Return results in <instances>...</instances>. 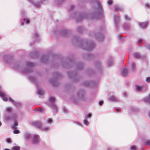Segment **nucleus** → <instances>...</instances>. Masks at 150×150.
<instances>
[{
  "label": "nucleus",
  "instance_id": "nucleus-1",
  "mask_svg": "<svg viewBox=\"0 0 150 150\" xmlns=\"http://www.w3.org/2000/svg\"><path fill=\"white\" fill-rule=\"evenodd\" d=\"M91 3L94 8V12L91 15L88 13H82L77 15L78 17L76 18L77 21H80L85 18H91L96 19L99 18L102 16L103 11L100 1L99 0H92Z\"/></svg>",
  "mask_w": 150,
  "mask_h": 150
},
{
  "label": "nucleus",
  "instance_id": "nucleus-2",
  "mask_svg": "<svg viewBox=\"0 0 150 150\" xmlns=\"http://www.w3.org/2000/svg\"><path fill=\"white\" fill-rule=\"evenodd\" d=\"M13 67L16 71H20L23 73H28L30 72L32 70L35 64L30 62H26V67L24 69L23 65L19 63H14Z\"/></svg>",
  "mask_w": 150,
  "mask_h": 150
},
{
  "label": "nucleus",
  "instance_id": "nucleus-3",
  "mask_svg": "<svg viewBox=\"0 0 150 150\" xmlns=\"http://www.w3.org/2000/svg\"><path fill=\"white\" fill-rule=\"evenodd\" d=\"M95 44L93 42L88 43V42L83 41L80 43V47L86 50H91L93 48Z\"/></svg>",
  "mask_w": 150,
  "mask_h": 150
},
{
  "label": "nucleus",
  "instance_id": "nucleus-4",
  "mask_svg": "<svg viewBox=\"0 0 150 150\" xmlns=\"http://www.w3.org/2000/svg\"><path fill=\"white\" fill-rule=\"evenodd\" d=\"M49 100L50 102L51 103V104H50V106L52 108L53 111L54 112H57V107L54 104L55 100L54 98L53 97L51 96Z\"/></svg>",
  "mask_w": 150,
  "mask_h": 150
},
{
  "label": "nucleus",
  "instance_id": "nucleus-5",
  "mask_svg": "<svg viewBox=\"0 0 150 150\" xmlns=\"http://www.w3.org/2000/svg\"><path fill=\"white\" fill-rule=\"evenodd\" d=\"M133 57L135 59H144L146 58V55H141L139 52H137L134 53L133 54Z\"/></svg>",
  "mask_w": 150,
  "mask_h": 150
},
{
  "label": "nucleus",
  "instance_id": "nucleus-6",
  "mask_svg": "<svg viewBox=\"0 0 150 150\" xmlns=\"http://www.w3.org/2000/svg\"><path fill=\"white\" fill-rule=\"evenodd\" d=\"M136 90L138 92H141L145 91L146 89V86H139L138 85L136 86Z\"/></svg>",
  "mask_w": 150,
  "mask_h": 150
},
{
  "label": "nucleus",
  "instance_id": "nucleus-7",
  "mask_svg": "<svg viewBox=\"0 0 150 150\" xmlns=\"http://www.w3.org/2000/svg\"><path fill=\"white\" fill-rule=\"evenodd\" d=\"M94 37L99 41H102L103 40L104 37L103 34L100 33H97L95 34Z\"/></svg>",
  "mask_w": 150,
  "mask_h": 150
},
{
  "label": "nucleus",
  "instance_id": "nucleus-8",
  "mask_svg": "<svg viewBox=\"0 0 150 150\" xmlns=\"http://www.w3.org/2000/svg\"><path fill=\"white\" fill-rule=\"evenodd\" d=\"M78 97L79 99L84 100V92L82 91L79 92L77 93Z\"/></svg>",
  "mask_w": 150,
  "mask_h": 150
},
{
  "label": "nucleus",
  "instance_id": "nucleus-9",
  "mask_svg": "<svg viewBox=\"0 0 150 150\" xmlns=\"http://www.w3.org/2000/svg\"><path fill=\"white\" fill-rule=\"evenodd\" d=\"M40 140L39 137L38 135H34L33 136L32 142L33 144H37L38 143Z\"/></svg>",
  "mask_w": 150,
  "mask_h": 150
},
{
  "label": "nucleus",
  "instance_id": "nucleus-10",
  "mask_svg": "<svg viewBox=\"0 0 150 150\" xmlns=\"http://www.w3.org/2000/svg\"><path fill=\"white\" fill-rule=\"evenodd\" d=\"M8 100L11 102L13 103L18 108H19L21 106V103L17 101L15 102V101L10 97L8 98Z\"/></svg>",
  "mask_w": 150,
  "mask_h": 150
},
{
  "label": "nucleus",
  "instance_id": "nucleus-11",
  "mask_svg": "<svg viewBox=\"0 0 150 150\" xmlns=\"http://www.w3.org/2000/svg\"><path fill=\"white\" fill-rule=\"evenodd\" d=\"M115 25L117 28L118 26V21L119 20V16L118 14L116 15L114 17Z\"/></svg>",
  "mask_w": 150,
  "mask_h": 150
},
{
  "label": "nucleus",
  "instance_id": "nucleus-12",
  "mask_svg": "<svg viewBox=\"0 0 150 150\" xmlns=\"http://www.w3.org/2000/svg\"><path fill=\"white\" fill-rule=\"evenodd\" d=\"M121 74L122 76L126 77L128 75L127 69L126 68H123L121 71Z\"/></svg>",
  "mask_w": 150,
  "mask_h": 150
},
{
  "label": "nucleus",
  "instance_id": "nucleus-13",
  "mask_svg": "<svg viewBox=\"0 0 150 150\" xmlns=\"http://www.w3.org/2000/svg\"><path fill=\"white\" fill-rule=\"evenodd\" d=\"M30 2L33 4L34 6L38 8L40 6V3L36 2L35 0H28Z\"/></svg>",
  "mask_w": 150,
  "mask_h": 150
},
{
  "label": "nucleus",
  "instance_id": "nucleus-14",
  "mask_svg": "<svg viewBox=\"0 0 150 150\" xmlns=\"http://www.w3.org/2000/svg\"><path fill=\"white\" fill-rule=\"evenodd\" d=\"M0 96L2 98L3 100L4 101H7L8 100V98L5 97V94L2 91H0Z\"/></svg>",
  "mask_w": 150,
  "mask_h": 150
},
{
  "label": "nucleus",
  "instance_id": "nucleus-15",
  "mask_svg": "<svg viewBox=\"0 0 150 150\" xmlns=\"http://www.w3.org/2000/svg\"><path fill=\"white\" fill-rule=\"evenodd\" d=\"M4 59L8 62H9L11 61H12L13 59L11 57L8 55H5L4 57Z\"/></svg>",
  "mask_w": 150,
  "mask_h": 150
},
{
  "label": "nucleus",
  "instance_id": "nucleus-16",
  "mask_svg": "<svg viewBox=\"0 0 150 150\" xmlns=\"http://www.w3.org/2000/svg\"><path fill=\"white\" fill-rule=\"evenodd\" d=\"M48 57L47 55L42 56L41 58L42 62H46L48 61Z\"/></svg>",
  "mask_w": 150,
  "mask_h": 150
},
{
  "label": "nucleus",
  "instance_id": "nucleus-17",
  "mask_svg": "<svg viewBox=\"0 0 150 150\" xmlns=\"http://www.w3.org/2000/svg\"><path fill=\"white\" fill-rule=\"evenodd\" d=\"M148 23V21L141 22L140 23L139 25L141 28H144L146 27Z\"/></svg>",
  "mask_w": 150,
  "mask_h": 150
},
{
  "label": "nucleus",
  "instance_id": "nucleus-18",
  "mask_svg": "<svg viewBox=\"0 0 150 150\" xmlns=\"http://www.w3.org/2000/svg\"><path fill=\"white\" fill-rule=\"evenodd\" d=\"M33 124L35 125H36L39 128H41L42 127V124L40 122H33Z\"/></svg>",
  "mask_w": 150,
  "mask_h": 150
},
{
  "label": "nucleus",
  "instance_id": "nucleus-19",
  "mask_svg": "<svg viewBox=\"0 0 150 150\" xmlns=\"http://www.w3.org/2000/svg\"><path fill=\"white\" fill-rule=\"evenodd\" d=\"M4 119L5 122H8L12 120L11 117H9L8 115H5L4 117Z\"/></svg>",
  "mask_w": 150,
  "mask_h": 150
},
{
  "label": "nucleus",
  "instance_id": "nucleus-20",
  "mask_svg": "<svg viewBox=\"0 0 150 150\" xmlns=\"http://www.w3.org/2000/svg\"><path fill=\"white\" fill-rule=\"evenodd\" d=\"M143 100L145 102L150 104V93L147 97L144 98Z\"/></svg>",
  "mask_w": 150,
  "mask_h": 150
},
{
  "label": "nucleus",
  "instance_id": "nucleus-21",
  "mask_svg": "<svg viewBox=\"0 0 150 150\" xmlns=\"http://www.w3.org/2000/svg\"><path fill=\"white\" fill-rule=\"evenodd\" d=\"M33 38H35L36 41H38L40 40L39 36L37 33H35L34 34Z\"/></svg>",
  "mask_w": 150,
  "mask_h": 150
},
{
  "label": "nucleus",
  "instance_id": "nucleus-22",
  "mask_svg": "<svg viewBox=\"0 0 150 150\" xmlns=\"http://www.w3.org/2000/svg\"><path fill=\"white\" fill-rule=\"evenodd\" d=\"M95 56L93 54H88L87 55V59L88 60H91L93 59Z\"/></svg>",
  "mask_w": 150,
  "mask_h": 150
},
{
  "label": "nucleus",
  "instance_id": "nucleus-23",
  "mask_svg": "<svg viewBox=\"0 0 150 150\" xmlns=\"http://www.w3.org/2000/svg\"><path fill=\"white\" fill-rule=\"evenodd\" d=\"M123 28L125 30H127L129 29V25L127 23H125L123 25Z\"/></svg>",
  "mask_w": 150,
  "mask_h": 150
},
{
  "label": "nucleus",
  "instance_id": "nucleus-24",
  "mask_svg": "<svg viewBox=\"0 0 150 150\" xmlns=\"http://www.w3.org/2000/svg\"><path fill=\"white\" fill-rule=\"evenodd\" d=\"M69 32L65 30H63L62 31V34L64 36H67Z\"/></svg>",
  "mask_w": 150,
  "mask_h": 150
},
{
  "label": "nucleus",
  "instance_id": "nucleus-25",
  "mask_svg": "<svg viewBox=\"0 0 150 150\" xmlns=\"http://www.w3.org/2000/svg\"><path fill=\"white\" fill-rule=\"evenodd\" d=\"M131 70L134 71L136 69V64L134 62H132L131 63Z\"/></svg>",
  "mask_w": 150,
  "mask_h": 150
},
{
  "label": "nucleus",
  "instance_id": "nucleus-26",
  "mask_svg": "<svg viewBox=\"0 0 150 150\" xmlns=\"http://www.w3.org/2000/svg\"><path fill=\"white\" fill-rule=\"evenodd\" d=\"M12 120L15 121L16 120L17 118V115L16 113H13L11 116Z\"/></svg>",
  "mask_w": 150,
  "mask_h": 150
},
{
  "label": "nucleus",
  "instance_id": "nucleus-27",
  "mask_svg": "<svg viewBox=\"0 0 150 150\" xmlns=\"http://www.w3.org/2000/svg\"><path fill=\"white\" fill-rule=\"evenodd\" d=\"M114 8L115 10L118 11L122 10V8L121 7L117 6H114Z\"/></svg>",
  "mask_w": 150,
  "mask_h": 150
},
{
  "label": "nucleus",
  "instance_id": "nucleus-28",
  "mask_svg": "<svg viewBox=\"0 0 150 150\" xmlns=\"http://www.w3.org/2000/svg\"><path fill=\"white\" fill-rule=\"evenodd\" d=\"M23 22H22L21 23V25H23L24 24V23H26L28 24L29 23L30 21L28 19H26L25 18H23Z\"/></svg>",
  "mask_w": 150,
  "mask_h": 150
},
{
  "label": "nucleus",
  "instance_id": "nucleus-29",
  "mask_svg": "<svg viewBox=\"0 0 150 150\" xmlns=\"http://www.w3.org/2000/svg\"><path fill=\"white\" fill-rule=\"evenodd\" d=\"M64 0H56L55 1V3L57 5H59L63 3Z\"/></svg>",
  "mask_w": 150,
  "mask_h": 150
},
{
  "label": "nucleus",
  "instance_id": "nucleus-30",
  "mask_svg": "<svg viewBox=\"0 0 150 150\" xmlns=\"http://www.w3.org/2000/svg\"><path fill=\"white\" fill-rule=\"evenodd\" d=\"M124 18L126 20L128 21H130L132 19V18L130 17H129L127 14L125 15Z\"/></svg>",
  "mask_w": 150,
  "mask_h": 150
},
{
  "label": "nucleus",
  "instance_id": "nucleus-31",
  "mask_svg": "<svg viewBox=\"0 0 150 150\" xmlns=\"http://www.w3.org/2000/svg\"><path fill=\"white\" fill-rule=\"evenodd\" d=\"M108 64L109 66H111L113 64V62L112 59L108 61Z\"/></svg>",
  "mask_w": 150,
  "mask_h": 150
},
{
  "label": "nucleus",
  "instance_id": "nucleus-32",
  "mask_svg": "<svg viewBox=\"0 0 150 150\" xmlns=\"http://www.w3.org/2000/svg\"><path fill=\"white\" fill-rule=\"evenodd\" d=\"M25 136L26 139H29L30 137V134L28 133H25Z\"/></svg>",
  "mask_w": 150,
  "mask_h": 150
},
{
  "label": "nucleus",
  "instance_id": "nucleus-33",
  "mask_svg": "<svg viewBox=\"0 0 150 150\" xmlns=\"http://www.w3.org/2000/svg\"><path fill=\"white\" fill-rule=\"evenodd\" d=\"M38 94L39 95H42L43 93V91L42 89L38 88L37 91Z\"/></svg>",
  "mask_w": 150,
  "mask_h": 150
},
{
  "label": "nucleus",
  "instance_id": "nucleus-34",
  "mask_svg": "<svg viewBox=\"0 0 150 150\" xmlns=\"http://www.w3.org/2000/svg\"><path fill=\"white\" fill-rule=\"evenodd\" d=\"M50 82L52 84V85H55L56 82V80L55 79H53L51 80H50Z\"/></svg>",
  "mask_w": 150,
  "mask_h": 150
},
{
  "label": "nucleus",
  "instance_id": "nucleus-35",
  "mask_svg": "<svg viewBox=\"0 0 150 150\" xmlns=\"http://www.w3.org/2000/svg\"><path fill=\"white\" fill-rule=\"evenodd\" d=\"M18 125V123L17 122H14L13 125L12 127L13 128L16 129V127Z\"/></svg>",
  "mask_w": 150,
  "mask_h": 150
},
{
  "label": "nucleus",
  "instance_id": "nucleus-36",
  "mask_svg": "<svg viewBox=\"0 0 150 150\" xmlns=\"http://www.w3.org/2000/svg\"><path fill=\"white\" fill-rule=\"evenodd\" d=\"M83 67V65L82 64L80 63L77 66V69H82Z\"/></svg>",
  "mask_w": 150,
  "mask_h": 150
},
{
  "label": "nucleus",
  "instance_id": "nucleus-37",
  "mask_svg": "<svg viewBox=\"0 0 150 150\" xmlns=\"http://www.w3.org/2000/svg\"><path fill=\"white\" fill-rule=\"evenodd\" d=\"M30 55L31 57H36L38 56V54L36 52H35L34 53H33V54L32 53L30 54Z\"/></svg>",
  "mask_w": 150,
  "mask_h": 150
},
{
  "label": "nucleus",
  "instance_id": "nucleus-38",
  "mask_svg": "<svg viewBox=\"0 0 150 150\" xmlns=\"http://www.w3.org/2000/svg\"><path fill=\"white\" fill-rule=\"evenodd\" d=\"M109 100H110L114 101L116 100L117 98L115 96H112L110 98Z\"/></svg>",
  "mask_w": 150,
  "mask_h": 150
},
{
  "label": "nucleus",
  "instance_id": "nucleus-39",
  "mask_svg": "<svg viewBox=\"0 0 150 150\" xmlns=\"http://www.w3.org/2000/svg\"><path fill=\"white\" fill-rule=\"evenodd\" d=\"M83 123L86 125H88L89 124V122L87 120L86 117L83 120Z\"/></svg>",
  "mask_w": 150,
  "mask_h": 150
},
{
  "label": "nucleus",
  "instance_id": "nucleus-40",
  "mask_svg": "<svg viewBox=\"0 0 150 150\" xmlns=\"http://www.w3.org/2000/svg\"><path fill=\"white\" fill-rule=\"evenodd\" d=\"M74 5H71L70 7V8H69V12H71L72 11H73V9H74Z\"/></svg>",
  "mask_w": 150,
  "mask_h": 150
},
{
  "label": "nucleus",
  "instance_id": "nucleus-41",
  "mask_svg": "<svg viewBox=\"0 0 150 150\" xmlns=\"http://www.w3.org/2000/svg\"><path fill=\"white\" fill-rule=\"evenodd\" d=\"M11 111L12 110L11 108L9 107L7 108L6 112L8 113H10Z\"/></svg>",
  "mask_w": 150,
  "mask_h": 150
},
{
  "label": "nucleus",
  "instance_id": "nucleus-42",
  "mask_svg": "<svg viewBox=\"0 0 150 150\" xmlns=\"http://www.w3.org/2000/svg\"><path fill=\"white\" fill-rule=\"evenodd\" d=\"M29 79L31 81L33 82H35V78L32 76H29Z\"/></svg>",
  "mask_w": 150,
  "mask_h": 150
},
{
  "label": "nucleus",
  "instance_id": "nucleus-43",
  "mask_svg": "<svg viewBox=\"0 0 150 150\" xmlns=\"http://www.w3.org/2000/svg\"><path fill=\"white\" fill-rule=\"evenodd\" d=\"M137 111V110L136 108H131L130 112H135Z\"/></svg>",
  "mask_w": 150,
  "mask_h": 150
},
{
  "label": "nucleus",
  "instance_id": "nucleus-44",
  "mask_svg": "<svg viewBox=\"0 0 150 150\" xmlns=\"http://www.w3.org/2000/svg\"><path fill=\"white\" fill-rule=\"evenodd\" d=\"M83 28L82 26H79L78 28V30L79 32H83Z\"/></svg>",
  "mask_w": 150,
  "mask_h": 150
},
{
  "label": "nucleus",
  "instance_id": "nucleus-45",
  "mask_svg": "<svg viewBox=\"0 0 150 150\" xmlns=\"http://www.w3.org/2000/svg\"><path fill=\"white\" fill-rule=\"evenodd\" d=\"M42 129L44 131H48L50 130V128L48 127H46L42 128Z\"/></svg>",
  "mask_w": 150,
  "mask_h": 150
},
{
  "label": "nucleus",
  "instance_id": "nucleus-46",
  "mask_svg": "<svg viewBox=\"0 0 150 150\" xmlns=\"http://www.w3.org/2000/svg\"><path fill=\"white\" fill-rule=\"evenodd\" d=\"M145 47L147 49L150 50V44L146 43L145 45Z\"/></svg>",
  "mask_w": 150,
  "mask_h": 150
},
{
  "label": "nucleus",
  "instance_id": "nucleus-47",
  "mask_svg": "<svg viewBox=\"0 0 150 150\" xmlns=\"http://www.w3.org/2000/svg\"><path fill=\"white\" fill-rule=\"evenodd\" d=\"M144 142L146 144L150 146V140H147L145 141Z\"/></svg>",
  "mask_w": 150,
  "mask_h": 150
},
{
  "label": "nucleus",
  "instance_id": "nucleus-48",
  "mask_svg": "<svg viewBox=\"0 0 150 150\" xmlns=\"http://www.w3.org/2000/svg\"><path fill=\"white\" fill-rule=\"evenodd\" d=\"M13 150H20V148L19 146H15L13 147Z\"/></svg>",
  "mask_w": 150,
  "mask_h": 150
},
{
  "label": "nucleus",
  "instance_id": "nucleus-49",
  "mask_svg": "<svg viewBox=\"0 0 150 150\" xmlns=\"http://www.w3.org/2000/svg\"><path fill=\"white\" fill-rule=\"evenodd\" d=\"M52 122V121L51 118H49L47 120V123L51 124Z\"/></svg>",
  "mask_w": 150,
  "mask_h": 150
},
{
  "label": "nucleus",
  "instance_id": "nucleus-50",
  "mask_svg": "<svg viewBox=\"0 0 150 150\" xmlns=\"http://www.w3.org/2000/svg\"><path fill=\"white\" fill-rule=\"evenodd\" d=\"M146 81L147 82H150V77H147L146 78Z\"/></svg>",
  "mask_w": 150,
  "mask_h": 150
},
{
  "label": "nucleus",
  "instance_id": "nucleus-51",
  "mask_svg": "<svg viewBox=\"0 0 150 150\" xmlns=\"http://www.w3.org/2000/svg\"><path fill=\"white\" fill-rule=\"evenodd\" d=\"M130 149L131 150H135L136 147L134 146H132L130 147Z\"/></svg>",
  "mask_w": 150,
  "mask_h": 150
},
{
  "label": "nucleus",
  "instance_id": "nucleus-52",
  "mask_svg": "<svg viewBox=\"0 0 150 150\" xmlns=\"http://www.w3.org/2000/svg\"><path fill=\"white\" fill-rule=\"evenodd\" d=\"M54 75L56 77L58 78L59 77V74L57 73H55L54 74Z\"/></svg>",
  "mask_w": 150,
  "mask_h": 150
},
{
  "label": "nucleus",
  "instance_id": "nucleus-53",
  "mask_svg": "<svg viewBox=\"0 0 150 150\" xmlns=\"http://www.w3.org/2000/svg\"><path fill=\"white\" fill-rule=\"evenodd\" d=\"M63 111L64 113H67L68 111L67 109L65 108H64L63 109Z\"/></svg>",
  "mask_w": 150,
  "mask_h": 150
},
{
  "label": "nucleus",
  "instance_id": "nucleus-54",
  "mask_svg": "<svg viewBox=\"0 0 150 150\" xmlns=\"http://www.w3.org/2000/svg\"><path fill=\"white\" fill-rule=\"evenodd\" d=\"M13 132L14 134H18L19 132V131L18 130H14Z\"/></svg>",
  "mask_w": 150,
  "mask_h": 150
},
{
  "label": "nucleus",
  "instance_id": "nucleus-55",
  "mask_svg": "<svg viewBox=\"0 0 150 150\" xmlns=\"http://www.w3.org/2000/svg\"><path fill=\"white\" fill-rule=\"evenodd\" d=\"M6 142L8 143H10L11 142V139L9 138H7L6 139Z\"/></svg>",
  "mask_w": 150,
  "mask_h": 150
},
{
  "label": "nucleus",
  "instance_id": "nucleus-56",
  "mask_svg": "<svg viewBox=\"0 0 150 150\" xmlns=\"http://www.w3.org/2000/svg\"><path fill=\"white\" fill-rule=\"evenodd\" d=\"M43 108H41L38 110V111L40 112H42L43 111Z\"/></svg>",
  "mask_w": 150,
  "mask_h": 150
},
{
  "label": "nucleus",
  "instance_id": "nucleus-57",
  "mask_svg": "<svg viewBox=\"0 0 150 150\" xmlns=\"http://www.w3.org/2000/svg\"><path fill=\"white\" fill-rule=\"evenodd\" d=\"M112 2V0H109L108 1V4H111Z\"/></svg>",
  "mask_w": 150,
  "mask_h": 150
},
{
  "label": "nucleus",
  "instance_id": "nucleus-58",
  "mask_svg": "<svg viewBox=\"0 0 150 150\" xmlns=\"http://www.w3.org/2000/svg\"><path fill=\"white\" fill-rule=\"evenodd\" d=\"M145 6L146 8H149L150 7V5L148 4H145Z\"/></svg>",
  "mask_w": 150,
  "mask_h": 150
},
{
  "label": "nucleus",
  "instance_id": "nucleus-59",
  "mask_svg": "<svg viewBox=\"0 0 150 150\" xmlns=\"http://www.w3.org/2000/svg\"><path fill=\"white\" fill-rule=\"evenodd\" d=\"M103 103V101H100L99 102V104L100 105H101Z\"/></svg>",
  "mask_w": 150,
  "mask_h": 150
},
{
  "label": "nucleus",
  "instance_id": "nucleus-60",
  "mask_svg": "<svg viewBox=\"0 0 150 150\" xmlns=\"http://www.w3.org/2000/svg\"><path fill=\"white\" fill-rule=\"evenodd\" d=\"M91 116V115L90 114H88L87 115V117L90 118V117Z\"/></svg>",
  "mask_w": 150,
  "mask_h": 150
},
{
  "label": "nucleus",
  "instance_id": "nucleus-61",
  "mask_svg": "<svg viewBox=\"0 0 150 150\" xmlns=\"http://www.w3.org/2000/svg\"><path fill=\"white\" fill-rule=\"evenodd\" d=\"M142 41V40L141 39H139V40L138 41L139 43H140V44L141 43Z\"/></svg>",
  "mask_w": 150,
  "mask_h": 150
},
{
  "label": "nucleus",
  "instance_id": "nucleus-62",
  "mask_svg": "<svg viewBox=\"0 0 150 150\" xmlns=\"http://www.w3.org/2000/svg\"><path fill=\"white\" fill-rule=\"evenodd\" d=\"M74 40H78V37H74Z\"/></svg>",
  "mask_w": 150,
  "mask_h": 150
},
{
  "label": "nucleus",
  "instance_id": "nucleus-63",
  "mask_svg": "<svg viewBox=\"0 0 150 150\" xmlns=\"http://www.w3.org/2000/svg\"><path fill=\"white\" fill-rule=\"evenodd\" d=\"M96 66H98L100 65V63L99 62H97V64H96Z\"/></svg>",
  "mask_w": 150,
  "mask_h": 150
},
{
  "label": "nucleus",
  "instance_id": "nucleus-64",
  "mask_svg": "<svg viewBox=\"0 0 150 150\" xmlns=\"http://www.w3.org/2000/svg\"><path fill=\"white\" fill-rule=\"evenodd\" d=\"M76 123H77V124H78V125H79L80 126H81V123L77 122H76Z\"/></svg>",
  "mask_w": 150,
  "mask_h": 150
}]
</instances>
